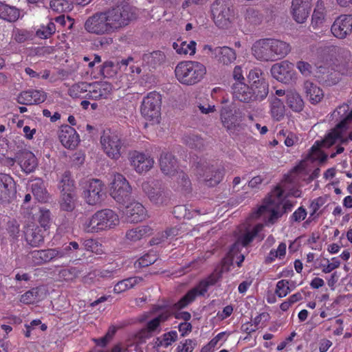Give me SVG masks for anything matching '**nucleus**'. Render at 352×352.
<instances>
[{"label": "nucleus", "instance_id": "680f3d73", "mask_svg": "<svg viewBox=\"0 0 352 352\" xmlns=\"http://www.w3.org/2000/svg\"><path fill=\"white\" fill-rule=\"evenodd\" d=\"M35 303L45 299L48 292L45 286L41 285L32 289Z\"/></svg>", "mask_w": 352, "mask_h": 352}, {"label": "nucleus", "instance_id": "412c9836", "mask_svg": "<svg viewBox=\"0 0 352 352\" xmlns=\"http://www.w3.org/2000/svg\"><path fill=\"white\" fill-rule=\"evenodd\" d=\"M112 85L106 81L90 83L89 94H87L86 98L91 100H100L107 98L112 93Z\"/></svg>", "mask_w": 352, "mask_h": 352}, {"label": "nucleus", "instance_id": "13d9d810", "mask_svg": "<svg viewBox=\"0 0 352 352\" xmlns=\"http://www.w3.org/2000/svg\"><path fill=\"white\" fill-rule=\"evenodd\" d=\"M38 222L41 226H39L40 228L45 231L47 230L50 222V212L48 210L45 208L40 209Z\"/></svg>", "mask_w": 352, "mask_h": 352}, {"label": "nucleus", "instance_id": "6ab92c4d", "mask_svg": "<svg viewBox=\"0 0 352 352\" xmlns=\"http://www.w3.org/2000/svg\"><path fill=\"white\" fill-rule=\"evenodd\" d=\"M311 7L310 0H292L291 14L298 23H303L307 19Z\"/></svg>", "mask_w": 352, "mask_h": 352}, {"label": "nucleus", "instance_id": "e433bc0d", "mask_svg": "<svg viewBox=\"0 0 352 352\" xmlns=\"http://www.w3.org/2000/svg\"><path fill=\"white\" fill-rule=\"evenodd\" d=\"M152 233V229L148 226H141L129 230L126 237L131 241H137L141 239L149 236Z\"/></svg>", "mask_w": 352, "mask_h": 352}, {"label": "nucleus", "instance_id": "a878e982", "mask_svg": "<svg viewBox=\"0 0 352 352\" xmlns=\"http://www.w3.org/2000/svg\"><path fill=\"white\" fill-rule=\"evenodd\" d=\"M46 99V94L40 90H28L21 92L18 96V102L26 105L36 104L43 102Z\"/></svg>", "mask_w": 352, "mask_h": 352}, {"label": "nucleus", "instance_id": "7ed1b4c3", "mask_svg": "<svg viewBox=\"0 0 352 352\" xmlns=\"http://www.w3.org/2000/svg\"><path fill=\"white\" fill-rule=\"evenodd\" d=\"M290 45L275 38H261L255 41L251 48L252 56L258 60L273 62L285 58L291 52Z\"/></svg>", "mask_w": 352, "mask_h": 352}, {"label": "nucleus", "instance_id": "bf43d9fd", "mask_svg": "<svg viewBox=\"0 0 352 352\" xmlns=\"http://www.w3.org/2000/svg\"><path fill=\"white\" fill-rule=\"evenodd\" d=\"M278 137L280 140H281L282 138H285L284 143L288 147L292 146L298 142V138L296 135L291 132L287 133L286 131H281L278 133Z\"/></svg>", "mask_w": 352, "mask_h": 352}, {"label": "nucleus", "instance_id": "a18cd8bd", "mask_svg": "<svg viewBox=\"0 0 352 352\" xmlns=\"http://www.w3.org/2000/svg\"><path fill=\"white\" fill-rule=\"evenodd\" d=\"M177 340V333L175 331L164 333L162 336L157 338L155 345L157 347L166 348Z\"/></svg>", "mask_w": 352, "mask_h": 352}, {"label": "nucleus", "instance_id": "7c9ffc66", "mask_svg": "<svg viewBox=\"0 0 352 352\" xmlns=\"http://www.w3.org/2000/svg\"><path fill=\"white\" fill-rule=\"evenodd\" d=\"M153 312L157 315L148 322L146 328L144 330V331H146L147 333H151L157 331L160 324L166 321L170 316L169 312L165 308H160V310L155 309Z\"/></svg>", "mask_w": 352, "mask_h": 352}, {"label": "nucleus", "instance_id": "a19ab883", "mask_svg": "<svg viewBox=\"0 0 352 352\" xmlns=\"http://www.w3.org/2000/svg\"><path fill=\"white\" fill-rule=\"evenodd\" d=\"M245 22L247 24L256 25L261 23L262 16L258 10L252 8H247L243 14Z\"/></svg>", "mask_w": 352, "mask_h": 352}, {"label": "nucleus", "instance_id": "20e7f679", "mask_svg": "<svg viewBox=\"0 0 352 352\" xmlns=\"http://www.w3.org/2000/svg\"><path fill=\"white\" fill-rule=\"evenodd\" d=\"M175 76L183 85L192 86L200 82L205 77L207 69L196 60L181 61L175 67Z\"/></svg>", "mask_w": 352, "mask_h": 352}, {"label": "nucleus", "instance_id": "e2e57ef3", "mask_svg": "<svg viewBox=\"0 0 352 352\" xmlns=\"http://www.w3.org/2000/svg\"><path fill=\"white\" fill-rule=\"evenodd\" d=\"M307 215V210L302 206L296 209L290 216V221L292 223H299L303 221Z\"/></svg>", "mask_w": 352, "mask_h": 352}, {"label": "nucleus", "instance_id": "de8ad7c7", "mask_svg": "<svg viewBox=\"0 0 352 352\" xmlns=\"http://www.w3.org/2000/svg\"><path fill=\"white\" fill-rule=\"evenodd\" d=\"M50 8L56 12H66L72 10L73 4L69 0H52Z\"/></svg>", "mask_w": 352, "mask_h": 352}, {"label": "nucleus", "instance_id": "603ef678", "mask_svg": "<svg viewBox=\"0 0 352 352\" xmlns=\"http://www.w3.org/2000/svg\"><path fill=\"white\" fill-rule=\"evenodd\" d=\"M56 31V27L53 22L50 21L47 25H42L36 30V36L40 38H47Z\"/></svg>", "mask_w": 352, "mask_h": 352}, {"label": "nucleus", "instance_id": "49530a36", "mask_svg": "<svg viewBox=\"0 0 352 352\" xmlns=\"http://www.w3.org/2000/svg\"><path fill=\"white\" fill-rule=\"evenodd\" d=\"M223 175V171L222 170H213L209 169L204 174V180L208 186H214L221 181Z\"/></svg>", "mask_w": 352, "mask_h": 352}, {"label": "nucleus", "instance_id": "0eeeda50", "mask_svg": "<svg viewBox=\"0 0 352 352\" xmlns=\"http://www.w3.org/2000/svg\"><path fill=\"white\" fill-rule=\"evenodd\" d=\"M161 95L155 91L148 93L142 100L140 111L142 116L152 124H158L161 120Z\"/></svg>", "mask_w": 352, "mask_h": 352}, {"label": "nucleus", "instance_id": "4468645a", "mask_svg": "<svg viewBox=\"0 0 352 352\" xmlns=\"http://www.w3.org/2000/svg\"><path fill=\"white\" fill-rule=\"evenodd\" d=\"M270 71L273 78L281 82L289 83L296 78L294 65L288 60L274 64Z\"/></svg>", "mask_w": 352, "mask_h": 352}, {"label": "nucleus", "instance_id": "393cba45", "mask_svg": "<svg viewBox=\"0 0 352 352\" xmlns=\"http://www.w3.org/2000/svg\"><path fill=\"white\" fill-rule=\"evenodd\" d=\"M59 140L65 148L73 149L79 142V135L74 128L65 126L60 131Z\"/></svg>", "mask_w": 352, "mask_h": 352}, {"label": "nucleus", "instance_id": "6e6d98bb", "mask_svg": "<svg viewBox=\"0 0 352 352\" xmlns=\"http://www.w3.org/2000/svg\"><path fill=\"white\" fill-rule=\"evenodd\" d=\"M79 274V270L76 267L64 269L60 271L58 274L59 279L67 282L72 281Z\"/></svg>", "mask_w": 352, "mask_h": 352}, {"label": "nucleus", "instance_id": "5701e85b", "mask_svg": "<svg viewBox=\"0 0 352 352\" xmlns=\"http://www.w3.org/2000/svg\"><path fill=\"white\" fill-rule=\"evenodd\" d=\"M14 159L15 162L17 161L21 170L27 174L34 172L38 166L35 155L30 151H20Z\"/></svg>", "mask_w": 352, "mask_h": 352}, {"label": "nucleus", "instance_id": "2eb2a0df", "mask_svg": "<svg viewBox=\"0 0 352 352\" xmlns=\"http://www.w3.org/2000/svg\"><path fill=\"white\" fill-rule=\"evenodd\" d=\"M331 32L338 39H344L352 33V14H341L333 21Z\"/></svg>", "mask_w": 352, "mask_h": 352}, {"label": "nucleus", "instance_id": "0e129e2a", "mask_svg": "<svg viewBox=\"0 0 352 352\" xmlns=\"http://www.w3.org/2000/svg\"><path fill=\"white\" fill-rule=\"evenodd\" d=\"M42 263L50 262L53 259H57L56 249H48L40 250Z\"/></svg>", "mask_w": 352, "mask_h": 352}, {"label": "nucleus", "instance_id": "473e14b6", "mask_svg": "<svg viewBox=\"0 0 352 352\" xmlns=\"http://www.w3.org/2000/svg\"><path fill=\"white\" fill-rule=\"evenodd\" d=\"M132 61L133 58H129L125 60H122L118 63H114L111 61L106 62L102 65L100 71L101 74L104 78L113 77L117 74L119 68L127 66Z\"/></svg>", "mask_w": 352, "mask_h": 352}, {"label": "nucleus", "instance_id": "b1692460", "mask_svg": "<svg viewBox=\"0 0 352 352\" xmlns=\"http://www.w3.org/2000/svg\"><path fill=\"white\" fill-rule=\"evenodd\" d=\"M160 166L162 173L168 176H174L178 172L177 159L169 152L164 151L160 157Z\"/></svg>", "mask_w": 352, "mask_h": 352}, {"label": "nucleus", "instance_id": "8fccbe9b", "mask_svg": "<svg viewBox=\"0 0 352 352\" xmlns=\"http://www.w3.org/2000/svg\"><path fill=\"white\" fill-rule=\"evenodd\" d=\"M58 188L61 192L66 191L75 190L74 181L71 178V174L65 172L61 177L59 182Z\"/></svg>", "mask_w": 352, "mask_h": 352}, {"label": "nucleus", "instance_id": "2f4dec72", "mask_svg": "<svg viewBox=\"0 0 352 352\" xmlns=\"http://www.w3.org/2000/svg\"><path fill=\"white\" fill-rule=\"evenodd\" d=\"M30 188L35 198L41 202L46 201L48 194L44 181L41 178H35L30 182Z\"/></svg>", "mask_w": 352, "mask_h": 352}, {"label": "nucleus", "instance_id": "79ce46f5", "mask_svg": "<svg viewBox=\"0 0 352 352\" xmlns=\"http://www.w3.org/2000/svg\"><path fill=\"white\" fill-rule=\"evenodd\" d=\"M295 288L296 284L294 281L288 280H280L276 283L275 294L279 298H283Z\"/></svg>", "mask_w": 352, "mask_h": 352}, {"label": "nucleus", "instance_id": "58836bf2", "mask_svg": "<svg viewBox=\"0 0 352 352\" xmlns=\"http://www.w3.org/2000/svg\"><path fill=\"white\" fill-rule=\"evenodd\" d=\"M60 206L62 210L72 211L76 205V196L75 190L61 192Z\"/></svg>", "mask_w": 352, "mask_h": 352}, {"label": "nucleus", "instance_id": "5fc2aeb1", "mask_svg": "<svg viewBox=\"0 0 352 352\" xmlns=\"http://www.w3.org/2000/svg\"><path fill=\"white\" fill-rule=\"evenodd\" d=\"M79 245L78 243L72 241L69 243V245H65V247H63L60 249H56V252L58 253L57 254V258L66 257V256H71L73 251L78 250Z\"/></svg>", "mask_w": 352, "mask_h": 352}, {"label": "nucleus", "instance_id": "3c124183", "mask_svg": "<svg viewBox=\"0 0 352 352\" xmlns=\"http://www.w3.org/2000/svg\"><path fill=\"white\" fill-rule=\"evenodd\" d=\"M287 245L285 243H280L277 249L272 250L267 256L266 257V261L271 263L275 261L276 258H282L286 254Z\"/></svg>", "mask_w": 352, "mask_h": 352}, {"label": "nucleus", "instance_id": "ea45409f", "mask_svg": "<svg viewBox=\"0 0 352 352\" xmlns=\"http://www.w3.org/2000/svg\"><path fill=\"white\" fill-rule=\"evenodd\" d=\"M142 281V278L138 276L124 279L114 286L113 291L117 294L122 293L140 284Z\"/></svg>", "mask_w": 352, "mask_h": 352}, {"label": "nucleus", "instance_id": "864d4df0", "mask_svg": "<svg viewBox=\"0 0 352 352\" xmlns=\"http://www.w3.org/2000/svg\"><path fill=\"white\" fill-rule=\"evenodd\" d=\"M206 0H184L182 8L189 13H192L206 3Z\"/></svg>", "mask_w": 352, "mask_h": 352}, {"label": "nucleus", "instance_id": "338daca9", "mask_svg": "<svg viewBox=\"0 0 352 352\" xmlns=\"http://www.w3.org/2000/svg\"><path fill=\"white\" fill-rule=\"evenodd\" d=\"M326 199L320 197L314 199L310 204V216H314L318 210L325 204Z\"/></svg>", "mask_w": 352, "mask_h": 352}, {"label": "nucleus", "instance_id": "6e6552de", "mask_svg": "<svg viewBox=\"0 0 352 352\" xmlns=\"http://www.w3.org/2000/svg\"><path fill=\"white\" fill-rule=\"evenodd\" d=\"M101 149L111 160L120 158L124 144L120 137L110 130L104 131L100 139Z\"/></svg>", "mask_w": 352, "mask_h": 352}, {"label": "nucleus", "instance_id": "c85d7f7f", "mask_svg": "<svg viewBox=\"0 0 352 352\" xmlns=\"http://www.w3.org/2000/svg\"><path fill=\"white\" fill-rule=\"evenodd\" d=\"M125 214L129 221L136 223L146 218V210L142 204L134 201L126 206Z\"/></svg>", "mask_w": 352, "mask_h": 352}, {"label": "nucleus", "instance_id": "f3484780", "mask_svg": "<svg viewBox=\"0 0 352 352\" xmlns=\"http://www.w3.org/2000/svg\"><path fill=\"white\" fill-rule=\"evenodd\" d=\"M144 192L153 204L161 206L166 204L168 197L166 192L158 186L154 182H144L142 184Z\"/></svg>", "mask_w": 352, "mask_h": 352}, {"label": "nucleus", "instance_id": "09e8293b", "mask_svg": "<svg viewBox=\"0 0 352 352\" xmlns=\"http://www.w3.org/2000/svg\"><path fill=\"white\" fill-rule=\"evenodd\" d=\"M319 267L324 274H329L340 266L341 262L338 257H333L331 259L324 258Z\"/></svg>", "mask_w": 352, "mask_h": 352}, {"label": "nucleus", "instance_id": "4be33fe9", "mask_svg": "<svg viewBox=\"0 0 352 352\" xmlns=\"http://www.w3.org/2000/svg\"><path fill=\"white\" fill-rule=\"evenodd\" d=\"M233 98L243 102H250L254 100H258L256 93L250 88L245 83L234 82L232 85Z\"/></svg>", "mask_w": 352, "mask_h": 352}, {"label": "nucleus", "instance_id": "37998d69", "mask_svg": "<svg viewBox=\"0 0 352 352\" xmlns=\"http://www.w3.org/2000/svg\"><path fill=\"white\" fill-rule=\"evenodd\" d=\"M90 83L85 82H79L72 85L69 89V94L73 98H85L87 94H89Z\"/></svg>", "mask_w": 352, "mask_h": 352}, {"label": "nucleus", "instance_id": "1a4fd4ad", "mask_svg": "<svg viewBox=\"0 0 352 352\" xmlns=\"http://www.w3.org/2000/svg\"><path fill=\"white\" fill-rule=\"evenodd\" d=\"M132 188L124 175L120 173L111 175L109 183V192L116 202L125 204L129 201Z\"/></svg>", "mask_w": 352, "mask_h": 352}, {"label": "nucleus", "instance_id": "4c0bfd02", "mask_svg": "<svg viewBox=\"0 0 352 352\" xmlns=\"http://www.w3.org/2000/svg\"><path fill=\"white\" fill-rule=\"evenodd\" d=\"M216 59L223 65H230L233 63L236 58V54L235 51L227 46L220 47Z\"/></svg>", "mask_w": 352, "mask_h": 352}, {"label": "nucleus", "instance_id": "c9c22d12", "mask_svg": "<svg viewBox=\"0 0 352 352\" xmlns=\"http://www.w3.org/2000/svg\"><path fill=\"white\" fill-rule=\"evenodd\" d=\"M19 16L20 11L19 9L0 1L1 19L8 22H14L19 19Z\"/></svg>", "mask_w": 352, "mask_h": 352}, {"label": "nucleus", "instance_id": "a211bd4d", "mask_svg": "<svg viewBox=\"0 0 352 352\" xmlns=\"http://www.w3.org/2000/svg\"><path fill=\"white\" fill-rule=\"evenodd\" d=\"M220 119L223 126L230 133H234L240 128L241 117L236 111H234L228 107L221 108Z\"/></svg>", "mask_w": 352, "mask_h": 352}, {"label": "nucleus", "instance_id": "f257e3e1", "mask_svg": "<svg viewBox=\"0 0 352 352\" xmlns=\"http://www.w3.org/2000/svg\"><path fill=\"white\" fill-rule=\"evenodd\" d=\"M331 120L336 123L333 129L321 142H316L307 157L296 166L289 175L271 192L270 197L258 209L252 213V218H261L267 226L275 223L281 217L279 205L287 197H300L301 191L297 186L300 179H305L311 171V164L315 162H323L327 155L322 151V147H329L337 142H345L347 139L352 140V132L349 137L346 131L352 125V110L346 104L340 105L331 114Z\"/></svg>", "mask_w": 352, "mask_h": 352}, {"label": "nucleus", "instance_id": "9d476101", "mask_svg": "<svg viewBox=\"0 0 352 352\" xmlns=\"http://www.w3.org/2000/svg\"><path fill=\"white\" fill-rule=\"evenodd\" d=\"M263 229V225L261 223L256 224L252 228H246L243 233L238 237L237 241L233 245L230 249L229 253V257L232 262H236L238 266H240L241 263L244 260V256L240 255L239 257L235 260V253L239 250V245L243 247L249 244L254 237L258 236L260 240H262L264 237V234H261Z\"/></svg>", "mask_w": 352, "mask_h": 352}, {"label": "nucleus", "instance_id": "f8f14e48", "mask_svg": "<svg viewBox=\"0 0 352 352\" xmlns=\"http://www.w3.org/2000/svg\"><path fill=\"white\" fill-rule=\"evenodd\" d=\"M129 160L131 167L139 174L147 173L155 164V160L151 155L137 151L129 153Z\"/></svg>", "mask_w": 352, "mask_h": 352}, {"label": "nucleus", "instance_id": "9b49d317", "mask_svg": "<svg viewBox=\"0 0 352 352\" xmlns=\"http://www.w3.org/2000/svg\"><path fill=\"white\" fill-rule=\"evenodd\" d=\"M104 195V185L100 179H90L84 187L82 198L89 206L100 204L103 201Z\"/></svg>", "mask_w": 352, "mask_h": 352}, {"label": "nucleus", "instance_id": "c756f323", "mask_svg": "<svg viewBox=\"0 0 352 352\" xmlns=\"http://www.w3.org/2000/svg\"><path fill=\"white\" fill-rule=\"evenodd\" d=\"M327 20V10L324 3L322 0H318L314 10L311 26L314 30H317L323 26Z\"/></svg>", "mask_w": 352, "mask_h": 352}, {"label": "nucleus", "instance_id": "ddd939ff", "mask_svg": "<svg viewBox=\"0 0 352 352\" xmlns=\"http://www.w3.org/2000/svg\"><path fill=\"white\" fill-rule=\"evenodd\" d=\"M252 89L256 93L258 100H263L268 94V82L266 81L262 71L254 68L251 69L248 75Z\"/></svg>", "mask_w": 352, "mask_h": 352}, {"label": "nucleus", "instance_id": "052dcab7", "mask_svg": "<svg viewBox=\"0 0 352 352\" xmlns=\"http://www.w3.org/2000/svg\"><path fill=\"white\" fill-rule=\"evenodd\" d=\"M296 67L299 72L305 77H309L312 74V66L306 61L298 60L296 63Z\"/></svg>", "mask_w": 352, "mask_h": 352}, {"label": "nucleus", "instance_id": "cd10ccee", "mask_svg": "<svg viewBox=\"0 0 352 352\" xmlns=\"http://www.w3.org/2000/svg\"><path fill=\"white\" fill-rule=\"evenodd\" d=\"M303 91L305 97L312 104L319 103L324 98L323 90L316 84L309 80L305 81Z\"/></svg>", "mask_w": 352, "mask_h": 352}, {"label": "nucleus", "instance_id": "69168bd1", "mask_svg": "<svg viewBox=\"0 0 352 352\" xmlns=\"http://www.w3.org/2000/svg\"><path fill=\"white\" fill-rule=\"evenodd\" d=\"M144 60L150 62L151 65H155L164 61V55L161 52H154L151 54L146 55L144 56Z\"/></svg>", "mask_w": 352, "mask_h": 352}, {"label": "nucleus", "instance_id": "39448f33", "mask_svg": "<svg viewBox=\"0 0 352 352\" xmlns=\"http://www.w3.org/2000/svg\"><path fill=\"white\" fill-rule=\"evenodd\" d=\"M120 223L118 214L111 209H102L95 212L83 224L87 232L96 233L114 229Z\"/></svg>", "mask_w": 352, "mask_h": 352}, {"label": "nucleus", "instance_id": "c03bdc74", "mask_svg": "<svg viewBox=\"0 0 352 352\" xmlns=\"http://www.w3.org/2000/svg\"><path fill=\"white\" fill-rule=\"evenodd\" d=\"M271 115L274 119L280 120L285 116V106L283 102L277 98H274L271 101Z\"/></svg>", "mask_w": 352, "mask_h": 352}, {"label": "nucleus", "instance_id": "aec40b11", "mask_svg": "<svg viewBox=\"0 0 352 352\" xmlns=\"http://www.w3.org/2000/svg\"><path fill=\"white\" fill-rule=\"evenodd\" d=\"M45 232L35 222H30L25 227L24 236L25 241L32 246H38L43 242Z\"/></svg>", "mask_w": 352, "mask_h": 352}, {"label": "nucleus", "instance_id": "774afa93", "mask_svg": "<svg viewBox=\"0 0 352 352\" xmlns=\"http://www.w3.org/2000/svg\"><path fill=\"white\" fill-rule=\"evenodd\" d=\"M156 260V255L153 252H150L142 256L138 260V264L140 267H146L154 263Z\"/></svg>", "mask_w": 352, "mask_h": 352}, {"label": "nucleus", "instance_id": "72a5a7b5", "mask_svg": "<svg viewBox=\"0 0 352 352\" xmlns=\"http://www.w3.org/2000/svg\"><path fill=\"white\" fill-rule=\"evenodd\" d=\"M285 102L287 107L294 112H300L304 108V101L301 96L295 90L286 91Z\"/></svg>", "mask_w": 352, "mask_h": 352}, {"label": "nucleus", "instance_id": "f03ea898", "mask_svg": "<svg viewBox=\"0 0 352 352\" xmlns=\"http://www.w3.org/2000/svg\"><path fill=\"white\" fill-rule=\"evenodd\" d=\"M135 17L134 8L129 5L98 12L87 19L85 30L96 35L111 34L126 26Z\"/></svg>", "mask_w": 352, "mask_h": 352}, {"label": "nucleus", "instance_id": "4d7b16f0", "mask_svg": "<svg viewBox=\"0 0 352 352\" xmlns=\"http://www.w3.org/2000/svg\"><path fill=\"white\" fill-rule=\"evenodd\" d=\"M226 338V333L221 332L218 333L214 338H212L209 343L204 346L201 349V352H214V348L217 346L218 343L221 340L225 341Z\"/></svg>", "mask_w": 352, "mask_h": 352}, {"label": "nucleus", "instance_id": "f704fd0d", "mask_svg": "<svg viewBox=\"0 0 352 352\" xmlns=\"http://www.w3.org/2000/svg\"><path fill=\"white\" fill-rule=\"evenodd\" d=\"M197 43L194 41L189 42L177 40L173 44V49L179 55L193 56L196 52Z\"/></svg>", "mask_w": 352, "mask_h": 352}, {"label": "nucleus", "instance_id": "bb28decb", "mask_svg": "<svg viewBox=\"0 0 352 352\" xmlns=\"http://www.w3.org/2000/svg\"><path fill=\"white\" fill-rule=\"evenodd\" d=\"M209 281L203 280L195 288L190 290L176 305L177 308H183L192 302L197 296L204 295L208 290Z\"/></svg>", "mask_w": 352, "mask_h": 352}, {"label": "nucleus", "instance_id": "dca6fc26", "mask_svg": "<svg viewBox=\"0 0 352 352\" xmlns=\"http://www.w3.org/2000/svg\"><path fill=\"white\" fill-rule=\"evenodd\" d=\"M16 193L14 179L8 174L0 173V205L10 203Z\"/></svg>", "mask_w": 352, "mask_h": 352}, {"label": "nucleus", "instance_id": "423d86ee", "mask_svg": "<svg viewBox=\"0 0 352 352\" xmlns=\"http://www.w3.org/2000/svg\"><path fill=\"white\" fill-rule=\"evenodd\" d=\"M211 14L214 24L221 29L231 27L234 19V11L227 0H216L211 5Z\"/></svg>", "mask_w": 352, "mask_h": 352}]
</instances>
